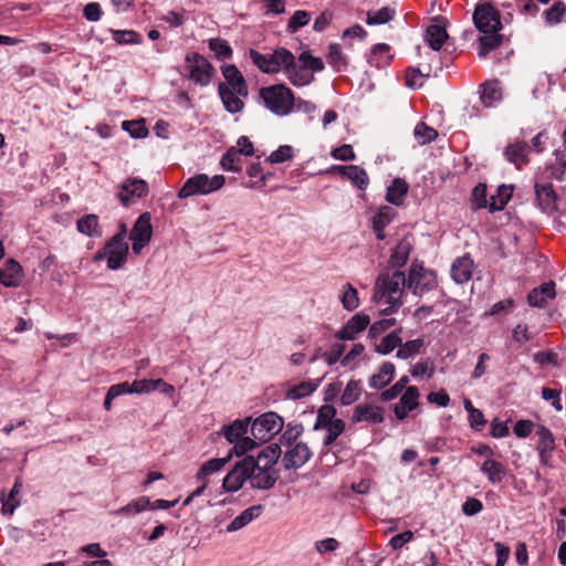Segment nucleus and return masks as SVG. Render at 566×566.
Instances as JSON below:
<instances>
[{"mask_svg": "<svg viewBox=\"0 0 566 566\" xmlns=\"http://www.w3.org/2000/svg\"><path fill=\"white\" fill-rule=\"evenodd\" d=\"M406 284L408 285L407 277L400 270L385 269L378 274L374 298L377 302L386 300L385 303L389 304L387 308L382 310V314L389 315L400 307Z\"/></svg>", "mask_w": 566, "mask_h": 566, "instance_id": "1", "label": "nucleus"}, {"mask_svg": "<svg viewBox=\"0 0 566 566\" xmlns=\"http://www.w3.org/2000/svg\"><path fill=\"white\" fill-rule=\"evenodd\" d=\"M260 97L264 105L277 116H286L294 109V93L285 84H274L262 87Z\"/></svg>", "mask_w": 566, "mask_h": 566, "instance_id": "2", "label": "nucleus"}, {"mask_svg": "<svg viewBox=\"0 0 566 566\" xmlns=\"http://www.w3.org/2000/svg\"><path fill=\"white\" fill-rule=\"evenodd\" d=\"M224 182L226 178L222 175L209 177L207 174H197L185 181L178 191V198L206 196L221 189Z\"/></svg>", "mask_w": 566, "mask_h": 566, "instance_id": "3", "label": "nucleus"}, {"mask_svg": "<svg viewBox=\"0 0 566 566\" xmlns=\"http://www.w3.org/2000/svg\"><path fill=\"white\" fill-rule=\"evenodd\" d=\"M258 462H254L253 455H245L238 460L222 481V488L226 492L239 491L245 481L250 482V476L255 472Z\"/></svg>", "mask_w": 566, "mask_h": 566, "instance_id": "4", "label": "nucleus"}, {"mask_svg": "<svg viewBox=\"0 0 566 566\" xmlns=\"http://www.w3.org/2000/svg\"><path fill=\"white\" fill-rule=\"evenodd\" d=\"M407 282L408 287L418 296H422L424 293L434 290L438 285L436 272L424 269L423 265L417 261L411 263Z\"/></svg>", "mask_w": 566, "mask_h": 566, "instance_id": "5", "label": "nucleus"}, {"mask_svg": "<svg viewBox=\"0 0 566 566\" xmlns=\"http://www.w3.org/2000/svg\"><path fill=\"white\" fill-rule=\"evenodd\" d=\"M283 427V418L276 412L269 411L254 419L251 424V433L255 440L263 443L277 434Z\"/></svg>", "mask_w": 566, "mask_h": 566, "instance_id": "6", "label": "nucleus"}, {"mask_svg": "<svg viewBox=\"0 0 566 566\" xmlns=\"http://www.w3.org/2000/svg\"><path fill=\"white\" fill-rule=\"evenodd\" d=\"M189 78L200 86H207L214 73L212 64L197 52L188 53L185 57Z\"/></svg>", "mask_w": 566, "mask_h": 566, "instance_id": "7", "label": "nucleus"}, {"mask_svg": "<svg viewBox=\"0 0 566 566\" xmlns=\"http://www.w3.org/2000/svg\"><path fill=\"white\" fill-rule=\"evenodd\" d=\"M473 22L481 33L500 31L502 29L500 12L490 3H479L475 7Z\"/></svg>", "mask_w": 566, "mask_h": 566, "instance_id": "8", "label": "nucleus"}, {"mask_svg": "<svg viewBox=\"0 0 566 566\" xmlns=\"http://www.w3.org/2000/svg\"><path fill=\"white\" fill-rule=\"evenodd\" d=\"M149 192L148 184L144 179L127 178L119 187L117 198L120 203L128 208L137 199L146 197Z\"/></svg>", "mask_w": 566, "mask_h": 566, "instance_id": "9", "label": "nucleus"}, {"mask_svg": "<svg viewBox=\"0 0 566 566\" xmlns=\"http://www.w3.org/2000/svg\"><path fill=\"white\" fill-rule=\"evenodd\" d=\"M122 235H113L106 243L108 254L107 268L109 270H118L126 261L129 252L128 243L120 240Z\"/></svg>", "mask_w": 566, "mask_h": 566, "instance_id": "10", "label": "nucleus"}, {"mask_svg": "<svg viewBox=\"0 0 566 566\" xmlns=\"http://www.w3.org/2000/svg\"><path fill=\"white\" fill-rule=\"evenodd\" d=\"M536 436L538 437L536 450L538 452L539 462L544 467H552V455L556 448L555 438L552 431L545 426L538 427Z\"/></svg>", "mask_w": 566, "mask_h": 566, "instance_id": "11", "label": "nucleus"}, {"mask_svg": "<svg viewBox=\"0 0 566 566\" xmlns=\"http://www.w3.org/2000/svg\"><path fill=\"white\" fill-rule=\"evenodd\" d=\"M287 448L282 459L286 470L302 468L312 457V451L305 442H297Z\"/></svg>", "mask_w": 566, "mask_h": 566, "instance_id": "12", "label": "nucleus"}, {"mask_svg": "<svg viewBox=\"0 0 566 566\" xmlns=\"http://www.w3.org/2000/svg\"><path fill=\"white\" fill-rule=\"evenodd\" d=\"M370 323V317L360 312L350 317L346 324L335 333V337L340 340H354L359 333L365 331Z\"/></svg>", "mask_w": 566, "mask_h": 566, "instance_id": "13", "label": "nucleus"}, {"mask_svg": "<svg viewBox=\"0 0 566 566\" xmlns=\"http://www.w3.org/2000/svg\"><path fill=\"white\" fill-rule=\"evenodd\" d=\"M536 201L542 211L554 214L558 211V195L552 184H535L534 186Z\"/></svg>", "mask_w": 566, "mask_h": 566, "instance_id": "14", "label": "nucleus"}, {"mask_svg": "<svg viewBox=\"0 0 566 566\" xmlns=\"http://www.w3.org/2000/svg\"><path fill=\"white\" fill-rule=\"evenodd\" d=\"M555 282L548 281L533 289L527 295V302L533 307L543 308L548 304L549 300L555 298Z\"/></svg>", "mask_w": 566, "mask_h": 566, "instance_id": "15", "label": "nucleus"}, {"mask_svg": "<svg viewBox=\"0 0 566 566\" xmlns=\"http://www.w3.org/2000/svg\"><path fill=\"white\" fill-rule=\"evenodd\" d=\"M222 75L227 81V85L237 92V95L247 97L249 94L247 82L234 64H228L221 67Z\"/></svg>", "mask_w": 566, "mask_h": 566, "instance_id": "16", "label": "nucleus"}, {"mask_svg": "<svg viewBox=\"0 0 566 566\" xmlns=\"http://www.w3.org/2000/svg\"><path fill=\"white\" fill-rule=\"evenodd\" d=\"M279 479V471L275 469L255 468V472L250 476V485L252 489L270 490Z\"/></svg>", "mask_w": 566, "mask_h": 566, "instance_id": "17", "label": "nucleus"}, {"mask_svg": "<svg viewBox=\"0 0 566 566\" xmlns=\"http://www.w3.org/2000/svg\"><path fill=\"white\" fill-rule=\"evenodd\" d=\"M384 419V409L373 405L356 406L352 417L353 422L368 421L371 423H381Z\"/></svg>", "mask_w": 566, "mask_h": 566, "instance_id": "18", "label": "nucleus"}, {"mask_svg": "<svg viewBox=\"0 0 566 566\" xmlns=\"http://www.w3.org/2000/svg\"><path fill=\"white\" fill-rule=\"evenodd\" d=\"M528 150L530 146L525 142H516L505 147V158L515 165L517 169H521L528 163Z\"/></svg>", "mask_w": 566, "mask_h": 566, "instance_id": "19", "label": "nucleus"}, {"mask_svg": "<svg viewBox=\"0 0 566 566\" xmlns=\"http://www.w3.org/2000/svg\"><path fill=\"white\" fill-rule=\"evenodd\" d=\"M230 460L231 453H229L224 458H214L202 463L195 475L197 482H206L209 484V478L212 474L221 471Z\"/></svg>", "mask_w": 566, "mask_h": 566, "instance_id": "20", "label": "nucleus"}, {"mask_svg": "<svg viewBox=\"0 0 566 566\" xmlns=\"http://www.w3.org/2000/svg\"><path fill=\"white\" fill-rule=\"evenodd\" d=\"M218 92L224 108L229 113L235 114L243 109L244 103L240 98L242 95H237V92L231 90L226 83L219 84Z\"/></svg>", "mask_w": 566, "mask_h": 566, "instance_id": "21", "label": "nucleus"}, {"mask_svg": "<svg viewBox=\"0 0 566 566\" xmlns=\"http://www.w3.org/2000/svg\"><path fill=\"white\" fill-rule=\"evenodd\" d=\"M473 261L469 256L458 258L451 266V276L458 284H463L472 277Z\"/></svg>", "mask_w": 566, "mask_h": 566, "instance_id": "22", "label": "nucleus"}, {"mask_svg": "<svg viewBox=\"0 0 566 566\" xmlns=\"http://www.w3.org/2000/svg\"><path fill=\"white\" fill-rule=\"evenodd\" d=\"M150 220L151 218L149 212L142 213L133 226L129 239L149 242L153 235V227Z\"/></svg>", "mask_w": 566, "mask_h": 566, "instance_id": "23", "label": "nucleus"}, {"mask_svg": "<svg viewBox=\"0 0 566 566\" xmlns=\"http://www.w3.org/2000/svg\"><path fill=\"white\" fill-rule=\"evenodd\" d=\"M282 453L281 447L277 443H271L263 448L254 458V462H258L256 468L274 469L273 465L277 462Z\"/></svg>", "mask_w": 566, "mask_h": 566, "instance_id": "24", "label": "nucleus"}, {"mask_svg": "<svg viewBox=\"0 0 566 566\" xmlns=\"http://www.w3.org/2000/svg\"><path fill=\"white\" fill-rule=\"evenodd\" d=\"M262 511L263 506L260 504L245 509L238 516H235L230 524H228L227 531L231 533L243 528L254 518L259 517Z\"/></svg>", "mask_w": 566, "mask_h": 566, "instance_id": "25", "label": "nucleus"}, {"mask_svg": "<svg viewBox=\"0 0 566 566\" xmlns=\"http://www.w3.org/2000/svg\"><path fill=\"white\" fill-rule=\"evenodd\" d=\"M409 185L402 178H396L391 185L387 188L386 200L395 206H401L408 193Z\"/></svg>", "mask_w": 566, "mask_h": 566, "instance_id": "26", "label": "nucleus"}, {"mask_svg": "<svg viewBox=\"0 0 566 566\" xmlns=\"http://www.w3.org/2000/svg\"><path fill=\"white\" fill-rule=\"evenodd\" d=\"M481 102L485 107H492L503 97L502 88L497 80L486 81L482 85Z\"/></svg>", "mask_w": 566, "mask_h": 566, "instance_id": "27", "label": "nucleus"}, {"mask_svg": "<svg viewBox=\"0 0 566 566\" xmlns=\"http://www.w3.org/2000/svg\"><path fill=\"white\" fill-rule=\"evenodd\" d=\"M503 42V35L499 33V31H490L489 33H483L479 38V51L478 55L481 59L486 57V55L497 49Z\"/></svg>", "mask_w": 566, "mask_h": 566, "instance_id": "28", "label": "nucleus"}, {"mask_svg": "<svg viewBox=\"0 0 566 566\" xmlns=\"http://www.w3.org/2000/svg\"><path fill=\"white\" fill-rule=\"evenodd\" d=\"M394 56L390 54V46L386 43H377L373 46L368 56V63L376 67L388 65Z\"/></svg>", "mask_w": 566, "mask_h": 566, "instance_id": "29", "label": "nucleus"}, {"mask_svg": "<svg viewBox=\"0 0 566 566\" xmlns=\"http://www.w3.org/2000/svg\"><path fill=\"white\" fill-rule=\"evenodd\" d=\"M251 418L234 420L231 424L223 426L222 433L229 443L237 442L242 436H245L249 429Z\"/></svg>", "mask_w": 566, "mask_h": 566, "instance_id": "30", "label": "nucleus"}, {"mask_svg": "<svg viewBox=\"0 0 566 566\" xmlns=\"http://www.w3.org/2000/svg\"><path fill=\"white\" fill-rule=\"evenodd\" d=\"M395 365L390 361L384 363L379 371L369 378V386L375 389L385 388L394 378Z\"/></svg>", "mask_w": 566, "mask_h": 566, "instance_id": "31", "label": "nucleus"}, {"mask_svg": "<svg viewBox=\"0 0 566 566\" xmlns=\"http://www.w3.org/2000/svg\"><path fill=\"white\" fill-rule=\"evenodd\" d=\"M411 249L412 247L409 241H399L395 249L392 250V253L389 258V265L391 268H396V270H400V268H402L407 263Z\"/></svg>", "mask_w": 566, "mask_h": 566, "instance_id": "32", "label": "nucleus"}, {"mask_svg": "<svg viewBox=\"0 0 566 566\" xmlns=\"http://www.w3.org/2000/svg\"><path fill=\"white\" fill-rule=\"evenodd\" d=\"M250 57L254 65H256L263 73H277L279 64L274 61L273 53L262 54L256 50H250Z\"/></svg>", "mask_w": 566, "mask_h": 566, "instance_id": "33", "label": "nucleus"}, {"mask_svg": "<svg viewBox=\"0 0 566 566\" xmlns=\"http://www.w3.org/2000/svg\"><path fill=\"white\" fill-rule=\"evenodd\" d=\"M481 471L486 474L489 481L493 484L500 483L506 474L505 467L495 460H485L481 465Z\"/></svg>", "mask_w": 566, "mask_h": 566, "instance_id": "34", "label": "nucleus"}, {"mask_svg": "<svg viewBox=\"0 0 566 566\" xmlns=\"http://www.w3.org/2000/svg\"><path fill=\"white\" fill-rule=\"evenodd\" d=\"M447 39L448 33L441 25L431 24L426 30V41L434 51L440 50Z\"/></svg>", "mask_w": 566, "mask_h": 566, "instance_id": "35", "label": "nucleus"}, {"mask_svg": "<svg viewBox=\"0 0 566 566\" xmlns=\"http://www.w3.org/2000/svg\"><path fill=\"white\" fill-rule=\"evenodd\" d=\"M513 193V187L501 185L497 187L496 196H492L490 199L489 209L491 212L500 211L505 208Z\"/></svg>", "mask_w": 566, "mask_h": 566, "instance_id": "36", "label": "nucleus"}, {"mask_svg": "<svg viewBox=\"0 0 566 566\" xmlns=\"http://www.w3.org/2000/svg\"><path fill=\"white\" fill-rule=\"evenodd\" d=\"M326 59H327L328 64L336 72H342L347 69V65H348L347 59L343 54L340 45L337 43L329 44Z\"/></svg>", "mask_w": 566, "mask_h": 566, "instance_id": "37", "label": "nucleus"}, {"mask_svg": "<svg viewBox=\"0 0 566 566\" xmlns=\"http://www.w3.org/2000/svg\"><path fill=\"white\" fill-rule=\"evenodd\" d=\"M241 151H237V147H230L221 157L220 166L227 171H241Z\"/></svg>", "mask_w": 566, "mask_h": 566, "instance_id": "38", "label": "nucleus"}, {"mask_svg": "<svg viewBox=\"0 0 566 566\" xmlns=\"http://www.w3.org/2000/svg\"><path fill=\"white\" fill-rule=\"evenodd\" d=\"M76 229L82 234L88 237H99L101 231H98V217L96 214L84 216L77 220Z\"/></svg>", "mask_w": 566, "mask_h": 566, "instance_id": "39", "label": "nucleus"}, {"mask_svg": "<svg viewBox=\"0 0 566 566\" xmlns=\"http://www.w3.org/2000/svg\"><path fill=\"white\" fill-rule=\"evenodd\" d=\"M401 327L390 332L381 342L375 345V350L379 354L387 355L401 344Z\"/></svg>", "mask_w": 566, "mask_h": 566, "instance_id": "40", "label": "nucleus"}, {"mask_svg": "<svg viewBox=\"0 0 566 566\" xmlns=\"http://www.w3.org/2000/svg\"><path fill=\"white\" fill-rule=\"evenodd\" d=\"M396 9L391 7H382L381 9L367 12L366 23L368 25L385 24L396 17Z\"/></svg>", "mask_w": 566, "mask_h": 566, "instance_id": "41", "label": "nucleus"}, {"mask_svg": "<svg viewBox=\"0 0 566 566\" xmlns=\"http://www.w3.org/2000/svg\"><path fill=\"white\" fill-rule=\"evenodd\" d=\"M346 179L350 180L355 187L359 190H366L369 185V177L367 171L356 165H349V170L346 175Z\"/></svg>", "mask_w": 566, "mask_h": 566, "instance_id": "42", "label": "nucleus"}, {"mask_svg": "<svg viewBox=\"0 0 566 566\" xmlns=\"http://www.w3.org/2000/svg\"><path fill=\"white\" fill-rule=\"evenodd\" d=\"M361 395V381L352 379L347 382L345 390L340 396V403L349 406L357 401Z\"/></svg>", "mask_w": 566, "mask_h": 566, "instance_id": "43", "label": "nucleus"}, {"mask_svg": "<svg viewBox=\"0 0 566 566\" xmlns=\"http://www.w3.org/2000/svg\"><path fill=\"white\" fill-rule=\"evenodd\" d=\"M150 500L147 496H139L136 500L130 501L127 505H124L116 510L114 514L117 515H135L148 509Z\"/></svg>", "mask_w": 566, "mask_h": 566, "instance_id": "44", "label": "nucleus"}, {"mask_svg": "<svg viewBox=\"0 0 566 566\" xmlns=\"http://www.w3.org/2000/svg\"><path fill=\"white\" fill-rule=\"evenodd\" d=\"M285 74L287 75L291 83L295 86L308 85L314 78L313 74L308 73L296 64H294L291 69H287Z\"/></svg>", "mask_w": 566, "mask_h": 566, "instance_id": "45", "label": "nucleus"}, {"mask_svg": "<svg viewBox=\"0 0 566 566\" xmlns=\"http://www.w3.org/2000/svg\"><path fill=\"white\" fill-rule=\"evenodd\" d=\"M303 424L300 422H289L285 431L280 437V442L285 447H292L297 443L296 440L303 433Z\"/></svg>", "mask_w": 566, "mask_h": 566, "instance_id": "46", "label": "nucleus"}, {"mask_svg": "<svg viewBox=\"0 0 566 566\" xmlns=\"http://www.w3.org/2000/svg\"><path fill=\"white\" fill-rule=\"evenodd\" d=\"M336 409L332 405H323L317 412L316 421L314 423V430L323 429L331 423H333L336 419Z\"/></svg>", "mask_w": 566, "mask_h": 566, "instance_id": "47", "label": "nucleus"}, {"mask_svg": "<svg viewBox=\"0 0 566 566\" xmlns=\"http://www.w3.org/2000/svg\"><path fill=\"white\" fill-rule=\"evenodd\" d=\"M321 379L316 381H303L294 387H292L287 391V397L291 399H300L303 397H307L313 394L319 386Z\"/></svg>", "mask_w": 566, "mask_h": 566, "instance_id": "48", "label": "nucleus"}, {"mask_svg": "<svg viewBox=\"0 0 566 566\" xmlns=\"http://www.w3.org/2000/svg\"><path fill=\"white\" fill-rule=\"evenodd\" d=\"M209 49L214 53L216 59L221 61L230 59L233 53L229 42L221 38L210 39Z\"/></svg>", "mask_w": 566, "mask_h": 566, "instance_id": "49", "label": "nucleus"}, {"mask_svg": "<svg viewBox=\"0 0 566 566\" xmlns=\"http://www.w3.org/2000/svg\"><path fill=\"white\" fill-rule=\"evenodd\" d=\"M343 307L349 312L356 310L359 306V298L357 290L347 283L344 285V292L340 297Z\"/></svg>", "mask_w": 566, "mask_h": 566, "instance_id": "50", "label": "nucleus"}, {"mask_svg": "<svg viewBox=\"0 0 566 566\" xmlns=\"http://www.w3.org/2000/svg\"><path fill=\"white\" fill-rule=\"evenodd\" d=\"M113 40L118 44H140L142 35L134 30H112Z\"/></svg>", "mask_w": 566, "mask_h": 566, "instance_id": "51", "label": "nucleus"}, {"mask_svg": "<svg viewBox=\"0 0 566 566\" xmlns=\"http://www.w3.org/2000/svg\"><path fill=\"white\" fill-rule=\"evenodd\" d=\"M424 342L422 338H417L412 340H408L405 344L398 345V352L397 357L401 359H407L420 352V349L423 347Z\"/></svg>", "mask_w": 566, "mask_h": 566, "instance_id": "52", "label": "nucleus"}, {"mask_svg": "<svg viewBox=\"0 0 566 566\" xmlns=\"http://www.w3.org/2000/svg\"><path fill=\"white\" fill-rule=\"evenodd\" d=\"M437 136L438 132L423 122L418 123L415 127V137L420 145L433 142Z\"/></svg>", "mask_w": 566, "mask_h": 566, "instance_id": "53", "label": "nucleus"}, {"mask_svg": "<svg viewBox=\"0 0 566 566\" xmlns=\"http://www.w3.org/2000/svg\"><path fill=\"white\" fill-rule=\"evenodd\" d=\"M298 61L301 63L300 66L307 72H322L325 67L322 59L313 56L308 51L302 52Z\"/></svg>", "mask_w": 566, "mask_h": 566, "instance_id": "54", "label": "nucleus"}, {"mask_svg": "<svg viewBox=\"0 0 566 566\" xmlns=\"http://www.w3.org/2000/svg\"><path fill=\"white\" fill-rule=\"evenodd\" d=\"M471 202L473 209H482L489 207L488 202V188L485 184H478L471 195Z\"/></svg>", "mask_w": 566, "mask_h": 566, "instance_id": "55", "label": "nucleus"}, {"mask_svg": "<svg viewBox=\"0 0 566 566\" xmlns=\"http://www.w3.org/2000/svg\"><path fill=\"white\" fill-rule=\"evenodd\" d=\"M409 382L408 376H402L394 386L389 389L381 391L379 399L384 402L390 401L397 398L403 390L407 389V384Z\"/></svg>", "mask_w": 566, "mask_h": 566, "instance_id": "56", "label": "nucleus"}, {"mask_svg": "<svg viewBox=\"0 0 566 566\" xmlns=\"http://www.w3.org/2000/svg\"><path fill=\"white\" fill-rule=\"evenodd\" d=\"M310 20L311 14L307 11L296 10L287 23V33H295L300 28L305 27Z\"/></svg>", "mask_w": 566, "mask_h": 566, "instance_id": "57", "label": "nucleus"}, {"mask_svg": "<svg viewBox=\"0 0 566 566\" xmlns=\"http://www.w3.org/2000/svg\"><path fill=\"white\" fill-rule=\"evenodd\" d=\"M566 12V6L563 1H556L554 4L544 11L545 21L547 24H556L562 21Z\"/></svg>", "mask_w": 566, "mask_h": 566, "instance_id": "58", "label": "nucleus"}, {"mask_svg": "<svg viewBox=\"0 0 566 566\" xmlns=\"http://www.w3.org/2000/svg\"><path fill=\"white\" fill-rule=\"evenodd\" d=\"M396 211L388 206H382L373 217V224H377L378 229L386 228L395 218Z\"/></svg>", "mask_w": 566, "mask_h": 566, "instance_id": "59", "label": "nucleus"}, {"mask_svg": "<svg viewBox=\"0 0 566 566\" xmlns=\"http://www.w3.org/2000/svg\"><path fill=\"white\" fill-rule=\"evenodd\" d=\"M274 61L279 64V71L281 67L284 69V72H287V69H291L295 64L294 55L284 48H280L273 52Z\"/></svg>", "mask_w": 566, "mask_h": 566, "instance_id": "60", "label": "nucleus"}, {"mask_svg": "<svg viewBox=\"0 0 566 566\" xmlns=\"http://www.w3.org/2000/svg\"><path fill=\"white\" fill-rule=\"evenodd\" d=\"M294 150L290 145H281L276 150L272 151L266 158L270 164H281L293 158Z\"/></svg>", "mask_w": 566, "mask_h": 566, "instance_id": "61", "label": "nucleus"}, {"mask_svg": "<svg viewBox=\"0 0 566 566\" xmlns=\"http://www.w3.org/2000/svg\"><path fill=\"white\" fill-rule=\"evenodd\" d=\"M256 440L242 436L237 442H234L229 453L235 454L237 457H245L248 451L253 450L256 447Z\"/></svg>", "mask_w": 566, "mask_h": 566, "instance_id": "62", "label": "nucleus"}, {"mask_svg": "<svg viewBox=\"0 0 566 566\" xmlns=\"http://www.w3.org/2000/svg\"><path fill=\"white\" fill-rule=\"evenodd\" d=\"M419 390L416 386H409L401 395L399 403L405 406L407 410H413L418 407Z\"/></svg>", "mask_w": 566, "mask_h": 566, "instance_id": "63", "label": "nucleus"}, {"mask_svg": "<svg viewBox=\"0 0 566 566\" xmlns=\"http://www.w3.org/2000/svg\"><path fill=\"white\" fill-rule=\"evenodd\" d=\"M327 436L324 439V446L328 447L335 442V440L344 432L345 422L342 419H336L333 423L325 427Z\"/></svg>", "mask_w": 566, "mask_h": 566, "instance_id": "64", "label": "nucleus"}]
</instances>
